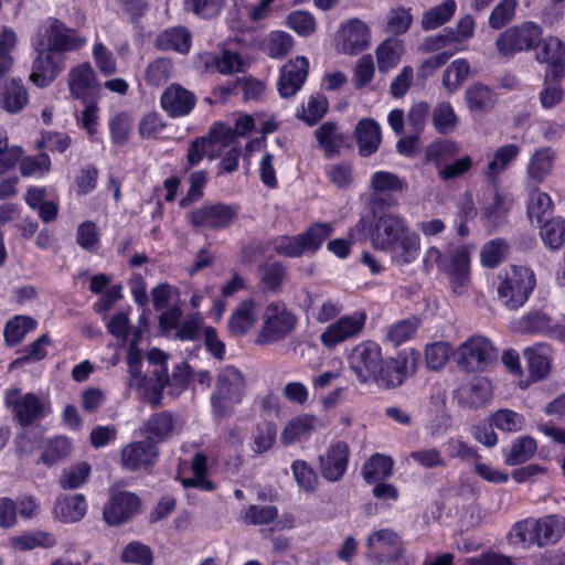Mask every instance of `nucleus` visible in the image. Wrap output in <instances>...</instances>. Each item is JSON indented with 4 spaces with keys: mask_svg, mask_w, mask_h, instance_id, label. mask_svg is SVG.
Masks as SVG:
<instances>
[{
    "mask_svg": "<svg viewBox=\"0 0 565 565\" xmlns=\"http://www.w3.org/2000/svg\"><path fill=\"white\" fill-rule=\"evenodd\" d=\"M565 534V516L548 514L539 519H525L515 523L511 537L518 543L544 547L556 544Z\"/></svg>",
    "mask_w": 565,
    "mask_h": 565,
    "instance_id": "obj_1",
    "label": "nucleus"
},
{
    "mask_svg": "<svg viewBox=\"0 0 565 565\" xmlns=\"http://www.w3.org/2000/svg\"><path fill=\"white\" fill-rule=\"evenodd\" d=\"M35 52H49L64 56L66 52L79 50L85 40L57 18L50 17L31 39Z\"/></svg>",
    "mask_w": 565,
    "mask_h": 565,
    "instance_id": "obj_2",
    "label": "nucleus"
},
{
    "mask_svg": "<svg viewBox=\"0 0 565 565\" xmlns=\"http://www.w3.org/2000/svg\"><path fill=\"white\" fill-rule=\"evenodd\" d=\"M246 382L243 373L234 365L224 366L217 374L211 405L216 417L231 414L233 407L242 403Z\"/></svg>",
    "mask_w": 565,
    "mask_h": 565,
    "instance_id": "obj_3",
    "label": "nucleus"
},
{
    "mask_svg": "<svg viewBox=\"0 0 565 565\" xmlns=\"http://www.w3.org/2000/svg\"><path fill=\"white\" fill-rule=\"evenodd\" d=\"M418 361V351L401 350L395 356L383 359L373 383L383 390H395L415 374Z\"/></svg>",
    "mask_w": 565,
    "mask_h": 565,
    "instance_id": "obj_4",
    "label": "nucleus"
},
{
    "mask_svg": "<svg viewBox=\"0 0 565 565\" xmlns=\"http://www.w3.org/2000/svg\"><path fill=\"white\" fill-rule=\"evenodd\" d=\"M543 29L533 21L512 25L495 39V49L500 55L511 57L516 53L535 50L541 43Z\"/></svg>",
    "mask_w": 565,
    "mask_h": 565,
    "instance_id": "obj_5",
    "label": "nucleus"
},
{
    "mask_svg": "<svg viewBox=\"0 0 565 565\" xmlns=\"http://www.w3.org/2000/svg\"><path fill=\"white\" fill-rule=\"evenodd\" d=\"M498 286V298L511 310L521 307L534 288V276L525 267L511 266Z\"/></svg>",
    "mask_w": 565,
    "mask_h": 565,
    "instance_id": "obj_6",
    "label": "nucleus"
},
{
    "mask_svg": "<svg viewBox=\"0 0 565 565\" xmlns=\"http://www.w3.org/2000/svg\"><path fill=\"white\" fill-rule=\"evenodd\" d=\"M20 388L7 391L4 403L12 408L14 418L22 427L31 426L52 413L51 404L44 403L34 393H26L20 398Z\"/></svg>",
    "mask_w": 565,
    "mask_h": 565,
    "instance_id": "obj_7",
    "label": "nucleus"
},
{
    "mask_svg": "<svg viewBox=\"0 0 565 565\" xmlns=\"http://www.w3.org/2000/svg\"><path fill=\"white\" fill-rule=\"evenodd\" d=\"M382 348L374 341L366 340L355 345L349 356V365L359 382L373 383L383 361Z\"/></svg>",
    "mask_w": 565,
    "mask_h": 565,
    "instance_id": "obj_8",
    "label": "nucleus"
},
{
    "mask_svg": "<svg viewBox=\"0 0 565 565\" xmlns=\"http://www.w3.org/2000/svg\"><path fill=\"white\" fill-rule=\"evenodd\" d=\"M142 507L141 499L134 492L118 490L109 495L103 508V519L109 526H120L137 516Z\"/></svg>",
    "mask_w": 565,
    "mask_h": 565,
    "instance_id": "obj_9",
    "label": "nucleus"
},
{
    "mask_svg": "<svg viewBox=\"0 0 565 565\" xmlns=\"http://www.w3.org/2000/svg\"><path fill=\"white\" fill-rule=\"evenodd\" d=\"M159 448L151 440H137L120 450L121 468L128 472H150L159 459Z\"/></svg>",
    "mask_w": 565,
    "mask_h": 565,
    "instance_id": "obj_10",
    "label": "nucleus"
},
{
    "mask_svg": "<svg viewBox=\"0 0 565 565\" xmlns=\"http://www.w3.org/2000/svg\"><path fill=\"white\" fill-rule=\"evenodd\" d=\"M408 228L404 218L388 213L376 218L370 230V239L374 248L381 250H395L398 238Z\"/></svg>",
    "mask_w": 565,
    "mask_h": 565,
    "instance_id": "obj_11",
    "label": "nucleus"
},
{
    "mask_svg": "<svg viewBox=\"0 0 565 565\" xmlns=\"http://www.w3.org/2000/svg\"><path fill=\"white\" fill-rule=\"evenodd\" d=\"M460 364L470 372L483 371L498 358V351L483 337H472L459 348Z\"/></svg>",
    "mask_w": 565,
    "mask_h": 565,
    "instance_id": "obj_12",
    "label": "nucleus"
},
{
    "mask_svg": "<svg viewBox=\"0 0 565 565\" xmlns=\"http://www.w3.org/2000/svg\"><path fill=\"white\" fill-rule=\"evenodd\" d=\"M237 214L238 206L225 203L204 204L191 212L190 222L194 227L223 230L232 225Z\"/></svg>",
    "mask_w": 565,
    "mask_h": 565,
    "instance_id": "obj_13",
    "label": "nucleus"
},
{
    "mask_svg": "<svg viewBox=\"0 0 565 565\" xmlns=\"http://www.w3.org/2000/svg\"><path fill=\"white\" fill-rule=\"evenodd\" d=\"M331 233L330 223H316L305 233L285 238V256L299 257L306 253H316Z\"/></svg>",
    "mask_w": 565,
    "mask_h": 565,
    "instance_id": "obj_14",
    "label": "nucleus"
},
{
    "mask_svg": "<svg viewBox=\"0 0 565 565\" xmlns=\"http://www.w3.org/2000/svg\"><path fill=\"white\" fill-rule=\"evenodd\" d=\"M370 555L379 563H390L403 556L404 548L401 537L390 529L371 533L366 539Z\"/></svg>",
    "mask_w": 565,
    "mask_h": 565,
    "instance_id": "obj_15",
    "label": "nucleus"
},
{
    "mask_svg": "<svg viewBox=\"0 0 565 565\" xmlns=\"http://www.w3.org/2000/svg\"><path fill=\"white\" fill-rule=\"evenodd\" d=\"M366 316L364 312H354L344 316L329 324L321 333L320 341L326 348H334L349 339L358 337L364 328Z\"/></svg>",
    "mask_w": 565,
    "mask_h": 565,
    "instance_id": "obj_16",
    "label": "nucleus"
},
{
    "mask_svg": "<svg viewBox=\"0 0 565 565\" xmlns=\"http://www.w3.org/2000/svg\"><path fill=\"white\" fill-rule=\"evenodd\" d=\"M196 103V95L179 83L170 84L160 97V107L171 118L190 115L195 108Z\"/></svg>",
    "mask_w": 565,
    "mask_h": 565,
    "instance_id": "obj_17",
    "label": "nucleus"
},
{
    "mask_svg": "<svg viewBox=\"0 0 565 565\" xmlns=\"http://www.w3.org/2000/svg\"><path fill=\"white\" fill-rule=\"evenodd\" d=\"M71 95L81 102L99 99L100 87L89 63L73 67L68 75Z\"/></svg>",
    "mask_w": 565,
    "mask_h": 565,
    "instance_id": "obj_18",
    "label": "nucleus"
},
{
    "mask_svg": "<svg viewBox=\"0 0 565 565\" xmlns=\"http://www.w3.org/2000/svg\"><path fill=\"white\" fill-rule=\"evenodd\" d=\"M350 448L345 441L332 444L327 452L319 457V468L321 476L330 481H340L349 463Z\"/></svg>",
    "mask_w": 565,
    "mask_h": 565,
    "instance_id": "obj_19",
    "label": "nucleus"
},
{
    "mask_svg": "<svg viewBox=\"0 0 565 565\" xmlns=\"http://www.w3.org/2000/svg\"><path fill=\"white\" fill-rule=\"evenodd\" d=\"M406 188V182L398 175L388 171L375 172L371 178V204L373 209L393 206L396 201L391 198H384L383 194L392 192H402Z\"/></svg>",
    "mask_w": 565,
    "mask_h": 565,
    "instance_id": "obj_20",
    "label": "nucleus"
},
{
    "mask_svg": "<svg viewBox=\"0 0 565 565\" xmlns=\"http://www.w3.org/2000/svg\"><path fill=\"white\" fill-rule=\"evenodd\" d=\"M32 64L30 79L39 87L49 86L60 74L64 56H57L49 52H36Z\"/></svg>",
    "mask_w": 565,
    "mask_h": 565,
    "instance_id": "obj_21",
    "label": "nucleus"
},
{
    "mask_svg": "<svg viewBox=\"0 0 565 565\" xmlns=\"http://www.w3.org/2000/svg\"><path fill=\"white\" fill-rule=\"evenodd\" d=\"M170 384L169 373L164 369L160 372H152V376L146 374V381L136 380L129 385L135 387L142 399L148 402L152 409L162 405L163 391Z\"/></svg>",
    "mask_w": 565,
    "mask_h": 565,
    "instance_id": "obj_22",
    "label": "nucleus"
},
{
    "mask_svg": "<svg viewBox=\"0 0 565 565\" xmlns=\"http://www.w3.org/2000/svg\"><path fill=\"white\" fill-rule=\"evenodd\" d=\"M469 252L466 246L457 247L449 263V266L445 269L449 277L452 292L456 295H462L469 284Z\"/></svg>",
    "mask_w": 565,
    "mask_h": 565,
    "instance_id": "obj_23",
    "label": "nucleus"
},
{
    "mask_svg": "<svg viewBox=\"0 0 565 565\" xmlns=\"http://www.w3.org/2000/svg\"><path fill=\"white\" fill-rule=\"evenodd\" d=\"M341 31V50L343 53L355 55L369 46L370 30L363 21L351 19L342 25Z\"/></svg>",
    "mask_w": 565,
    "mask_h": 565,
    "instance_id": "obj_24",
    "label": "nucleus"
},
{
    "mask_svg": "<svg viewBox=\"0 0 565 565\" xmlns=\"http://www.w3.org/2000/svg\"><path fill=\"white\" fill-rule=\"evenodd\" d=\"M256 301L253 298L242 300L231 313L227 329L233 337H245L257 322Z\"/></svg>",
    "mask_w": 565,
    "mask_h": 565,
    "instance_id": "obj_25",
    "label": "nucleus"
},
{
    "mask_svg": "<svg viewBox=\"0 0 565 565\" xmlns=\"http://www.w3.org/2000/svg\"><path fill=\"white\" fill-rule=\"evenodd\" d=\"M174 430V416L170 411L153 413L143 424V434L147 440L156 446L168 440Z\"/></svg>",
    "mask_w": 565,
    "mask_h": 565,
    "instance_id": "obj_26",
    "label": "nucleus"
},
{
    "mask_svg": "<svg viewBox=\"0 0 565 565\" xmlns=\"http://www.w3.org/2000/svg\"><path fill=\"white\" fill-rule=\"evenodd\" d=\"M87 501L84 494L75 493L56 499L54 512L63 523H76L87 513Z\"/></svg>",
    "mask_w": 565,
    "mask_h": 565,
    "instance_id": "obj_27",
    "label": "nucleus"
},
{
    "mask_svg": "<svg viewBox=\"0 0 565 565\" xmlns=\"http://www.w3.org/2000/svg\"><path fill=\"white\" fill-rule=\"evenodd\" d=\"M282 337V311L279 309L277 302H271L267 306L264 322L255 343L258 345L270 344Z\"/></svg>",
    "mask_w": 565,
    "mask_h": 565,
    "instance_id": "obj_28",
    "label": "nucleus"
},
{
    "mask_svg": "<svg viewBox=\"0 0 565 565\" xmlns=\"http://www.w3.org/2000/svg\"><path fill=\"white\" fill-rule=\"evenodd\" d=\"M2 108L9 114H19L29 103V93L20 78H11L0 90Z\"/></svg>",
    "mask_w": 565,
    "mask_h": 565,
    "instance_id": "obj_29",
    "label": "nucleus"
},
{
    "mask_svg": "<svg viewBox=\"0 0 565 565\" xmlns=\"http://www.w3.org/2000/svg\"><path fill=\"white\" fill-rule=\"evenodd\" d=\"M192 45L191 33L185 26L166 29L156 39V47L160 51H175L185 54Z\"/></svg>",
    "mask_w": 565,
    "mask_h": 565,
    "instance_id": "obj_30",
    "label": "nucleus"
},
{
    "mask_svg": "<svg viewBox=\"0 0 565 565\" xmlns=\"http://www.w3.org/2000/svg\"><path fill=\"white\" fill-rule=\"evenodd\" d=\"M359 153L369 157L374 153L381 143V129L379 124L370 118L361 119L355 127Z\"/></svg>",
    "mask_w": 565,
    "mask_h": 565,
    "instance_id": "obj_31",
    "label": "nucleus"
},
{
    "mask_svg": "<svg viewBox=\"0 0 565 565\" xmlns=\"http://www.w3.org/2000/svg\"><path fill=\"white\" fill-rule=\"evenodd\" d=\"M38 327V321L25 315H15L10 318L3 328L4 343L9 348L20 344L25 335L34 331Z\"/></svg>",
    "mask_w": 565,
    "mask_h": 565,
    "instance_id": "obj_32",
    "label": "nucleus"
},
{
    "mask_svg": "<svg viewBox=\"0 0 565 565\" xmlns=\"http://www.w3.org/2000/svg\"><path fill=\"white\" fill-rule=\"evenodd\" d=\"M73 451L72 440L66 436H54L45 441L40 462L52 467L66 460Z\"/></svg>",
    "mask_w": 565,
    "mask_h": 565,
    "instance_id": "obj_33",
    "label": "nucleus"
},
{
    "mask_svg": "<svg viewBox=\"0 0 565 565\" xmlns=\"http://www.w3.org/2000/svg\"><path fill=\"white\" fill-rule=\"evenodd\" d=\"M523 355L527 361L529 373L533 381H540L548 374L551 369L550 350L546 345L540 343L526 348Z\"/></svg>",
    "mask_w": 565,
    "mask_h": 565,
    "instance_id": "obj_34",
    "label": "nucleus"
},
{
    "mask_svg": "<svg viewBox=\"0 0 565 565\" xmlns=\"http://www.w3.org/2000/svg\"><path fill=\"white\" fill-rule=\"evenodd\" d=\"M315 136L328 159L338 154L344 142V136L339 132L337 124L332 121H327L317 128Z\"/></svg>",
    "mask_w": 565,
    "mask_h": 565,
    "instance_id": "obj_35",
    "label": "nucleus"
},
{
    "mask_svg": "<svg viewBox=\"0 0 565 565\" xmlns=\"http://www.w3.org/2000/svg\"><path fill=\"white\" fill-rule=\"evenodd\" d=\"M309 63L306 57L298 56L285 65V97L295 95L308 76Z\"/></svg>",
    "mask_w": 565,
    "mask_h": 565,
    "instance_id": "obj_36",
    "label": "nucleus"
},
{
    "mask_svg": "<svg viewBox=\"0 0 565 565\" xmlns=\"http://www.w3.org/2000/svg\"><path fill=\"white\" fill-rule=\"evenodd\" d=\"M55 545V536L50 532L41 530L23 532L11 539V546L21 552L31 551L36 547L51 548Z\"/></svg>",
    "mask_w": 565,
    "mask_h": 565,
    "instance_id": "obj_37",
    "label": "nucleus"
},
{
    "mask_svg": "<svg viewBox=\"0 0 565 565\" xmlns=\"http://www.w3.org/2000/svg\"><path fill=\"white\" fill-rule=\"evenodd\" d=\"M393 460L384 455H372L362 467V476L365 482L377 483L392 475Z\"/></svg>",
    "mask_w": 565,
    "mask_h": 565,
    "instance_id": "obj_38",
    "label": "nucleus"
},
{
    "mask_svg": "<svg viewBox=\"0 0 565 565\" xmlns=\"http://www.w3.org/2000/svg\"><path fill=\"white\" fill-rule=\"evenodd\" d=\"M404 52L402 41L397 39H387L383 41L376 49V63L381 73L394 68Z\"/></svg>",
    "mask_w": 565,
    "mask_h": 565,
    "instance_id": "obj_39",
    "label": "nucleus"
},
{
    "mask_svg": "<svg viewBox=\"0 0 565 565\" xmlns=\"http://www.w3.org/2000/svg\"><path fill=\"white\" fill-rule=\"evenodd\" d=\"M466 102L470 111L486 113L495 105V95L491 89L480 83L471 85L465 93Z\"/></svg>",
    "mask_w": 565,
    "mask_h": 565,
    "instance_id": "obj_40",
    "label": "nucleus"
},
{
    "mask_svg": "<svg viewBox=\"0 0 565 565\" xmlns=\"http://www.w3.org/2000/svg\"><path fill=\"white\" fill-rule=\"evenodd\" d=\"M173 71V63L168 57H157L151 61L145 71V81L148 86L160 87L168 83Z\"/></svg>",
    "mask_w": 565,
    "mask_h": 565,
    "instance_id": "obj_41",
    "label": "nucleus"
},
{
    "mask_svg": "<svg viewBox=\"0 0 565 565\" xmlns=\"http://www.w3.org/2000/svg\"><path fill=\"white\" fill-rule=\"evenodd\" d=\"M109 136L111 143L116 147H125L131 135L132 118L127 111H119L109 119Z\"/></svg>",
    "mask_w": 565,
    "mask_h": 565,
    "instance_id": "obj_42",
    "label": "nucleus"
},
{
    "mask_svg": "<svg viewBox=\"0 0 565 565\" xmlns=\"http://www.w3.org/2000/svg\"><path fill=\"white\" fill-rule=\"evenodd\" d=\"M90 471V465L86 461L72 465L62 471L58 486L63 490H76L88 481Z\"/></svg>",
    "mask_w": 565,
    "mask_h": 565,
    "instance_id": "obj_43",
    "label": "nucleus"
},
{
    "mask_svg": "<svg viewBox=\"0 0 565 565\" xmlns=\"http://www.w3.org/2000/svg\"><path fill=\"white\" fill-rule=\"evenodd\" d=\"M226 0H182V9L199 19L211 20L221 14Z\"/></svg>",
    "mask_w": 565,
    "mask_h": 565,
    "instance_id": "obj_44",
    "label": "nucleus"
},
{
    "mask_svg": "<svg viewBox=\"0 0 565 565\" xmlns=\"http://www.w3.org/2000/svg\"><path fill=\"white\" fill-rule=\"evenodd\" d=\"M553 213V202L550 195L540 190H533L530 195L527 204V215L533 223L536 221L537 225L548 220Z\"/></svg>",
    "mask_w": 565,
    "mask_h": 565,
    "instance_id": "obj_45",
    "label": "nucleus"
},
{
    "mask_svg": "<svg viewBox=\"0 0 565 565\" xmlns=\"http://www.w3.org/2000/svg\"><path fill=\"white\" fill-rule=\"evenodd\" d=\"M520 153V148L518 145L510 143L502 146L495 150L492 159L488 162L486 169V177L488 179L494 178L504 171L508 166L515 160L518 154Z\"/></svg>",
    "mask_w": 565,
    "mask_h": 565,
    "instance_id": "obj_46",
    "label": "nucleus"
},
{
    "mask_svg": "<svg viewBox=\"0 0 565 565\" xmlns=\"http://www.w3.org/2000/svg\"><path fill=\"white\" fill-rule=\"evenodd\" d=\"M470 65L467 60L452 61L444 72L443 86L448 93L456 92L468 78Z\"/></svg>",
    "mask_w": 565,
    "mask_h": 565,
    "instance_id": "obj_47",
    "label": "nucleus"
},
{
    "mask_svg": "<svg viewBox=\"0 0 565 565\" xmlns=\"http://www.w3.org/2000/svg\"><path fill=\"white\" fill-rule=\"evenodd\" d=\"M554 157L555 152L548 147L535 151L527 168L530 178L536 182H542L552 170Z\"/></svg>",
    "mask_w": 565,
    "mask_h": 565,
    "instance_id": "obj_48",
    "label": "nucleus"
},
{
    "mask_svg": "<svg viewBox=\"0 0 565 565\" xmlns=\"http://www.w3.org/2000/svg\"><path fill=\"white\" fill-rule=\"evenodd\" d=\"M456 11L455 0H445L441 4L426 11L422 19L424 30L436 29L448 22Z\"/></svg>",
    "mask_w": 565,
    "mask_h": 565,
    "instance_id": "obj_49",
    "label": "nucleus"
},
{
    "mask_svg": "<svg viewBox=\"0 0 565 565\" xmlns=\"http://www.w3.org/2000/svg\"><path fill=\"white\" fill-rule=\"evenodd\" d=\"M540 235L547 247L558 249L565 242V220H546L541 224Z\"/></svg>",
    "mask_w": 565,
    "mask_h": 565,
    "instance_id": "obj_50",
    "label": "nucleus"
},
{
    "mask_svg": "<svg viewBox=\"0 0 565 565\" xmlns=\"http://www.w3.org/2000/svg\"><path fill=\"white\" fill-rule=\"evenodd\" d=\"M213 65L222 75L243 73L247 66L238 52L228 49H223L221 55L213 58Z\"/></svg>",
    "mask_w": 565,
    "mask_h": 565,
    "instance_id": "obj_51",
    "label": "nucleus"
},
{
    "mask_svg": "<svg viewBox=\"0 0 565 565\" xmlns=\"http://www.w3.org/2000/svg\"><path fill=\"white\" fill-rule=\"evenodd\" d=\"M518 0H501L490 12L488 24L492 30H501L515 18Z\"/></svg>",
    "mask_w": 565,
    "mask_h": 565,
    "instance_id": "obj_52",
    "label": "nucleus"
},
{
    "mask_svg": "<svg viewBox=\"0 0 565 565\" xmlns=\"http://www.w3.org/2000/svg\"><path fill=\"white\" fill-rule=\"evenodd\" d=\"M120 559L124 563L153 565L154 556L150 546L140 541H131L122 548Z\"/></svg>",
    "mask_w": 565,
    "mask_h": 565,
    "instance_id": "obj_53",
    "label": "nucleus"
},
{
    "mask_svg": "<svg viewBox=\"0 0 565 565\" xmlns=\"http://www.w3.org/2000/svg\"><path fill=\"white\" fill-rule=\"evenodd\" d=\"M316 416L309 414L292 418L285 426V443H290L301 437H308L316 430Z\"/></svg>",
    "mask_w": 565,
    "mask_h": 565,
    "instance_id": "obj_54",
    "label": "nucleus"
},
{
    "mask_svg": "<svg viewBox=\"0 0 565 565\" xmlns=\"http://www.w3.org/2000/svg\"><path fill=\"white\" fill-rule=\"evenodd\" d=\"M535 60L539 63H551L559 58H565V45L556 36H547L543 39L541 36V43L535 49Z\"/></svg>",
    "mask_w": 565,
    "mask_h": 565,
    "instance_id": "obj_55",
    "label": "nucleus"
},
{
    "mask_svg": "<svg viewBox=\"0 0 565 565\" xmlns=\"http://www.w3.org/2000/svg\"><path fill=\"white\" fill-rule=\"evenodd\" d=\"M51 159L46 152H39L35 156H26L20 161V173L28 178L32 175L43 177L51 171Z\"/></svg>",
    "mask_w": 565,
    "mask_h": 565,
    "instance_id": "obj_56",
    "label": "nucleus"
},
{
    "mask_svg": "<svg viewBox=\"0 0 565 565\" xmlns=\"http://www.w3.org/2000/svg\"><path fill=\"white\" fill-rule=\"evenodd\" d=\"M17 44L13 30L4 29L0 34V82L10 72L13 65L12 51Z\"/></svg>",
    "mask_w": 565,
    "mask_h": 565,
    "instance_id": "obj_57",
    "label": "nucleus"
},
{
    "mask_svg": "<svg viewBox=\"0 0 565 565\" xmlns=\"http://www.w3.org/2000/svg\"><path fill=\"white\" fill-rule=\"evenodd\" d=\"M278 515L274 505L250 504L245 509L241 519L247 525H265L271 523Z\"/></svg>",
    "mask_w": 565,
    "mask_h": 565,
    "instance_id": "obj_58",
    "label": "nucleus"
},
{
    "mask_svg": "<svg viewBox=\"0 0 565 565\" xmlns=\"http://www.w3.org/2000/svg\"><path fill=\"white\" fill-rule=\"evenodd\" d=\"M509 246L502 238H495L483 245L480 252L481 264L493 268L498 266L507 256Z\"/></svg>",
    "mask_w": 565,
    "mask_h": 565,
    "instance_id": "obj_59",
    "label": "nucleus"
},
{
    "mask_svg": "<svg viewBox=\"0 0 565 565\" xmlns=\"http://www.w3.org/2000/svg\"><path fill=\"white\" fill-rule=\"evenodd\" d=\"M418 324L419 320L415 317L401 320L388 329L385 339L393 345L397 347L415 334Z\"/></svg>",
    "mask_w": 565,
    "mask_h": 565,
    "instance_id": "obj_60",
    "label": "nucleus"
},
{
    "mask_svg": "<svg viewBox=\"0 0 565 565\" xmlns=\"http://www.w3.org/2000/svg\"><path fill=\"white\" fill-rule=\"evenodd\" d=\"M457 116L447 102L436 105L433 111V124L439 134H448L452 131L457 125Z\"/></svg>",
    "mask_w": 565,
    "mask_h": 565,
    "instance_id": "obj_61",
    "label": "nucleus"
},
{
    "mask_svg": "<svg viewBox=\"0 0 565 565\" xmlns=\"http://www.w3.org/2000/svg\"><path fill=\"white\" fill-rule=\"evenodd\" d=\"M536 450V441L529 436L519 438L511 447L505 462L510 466H518L530 459Z\"/></svg>",
    "mask_w": 565,
    "mask_h": 565,
    "instance_id": "obj_62",
    "label": "nucleus"
},
{
    "mask_svg": "<svg viewBox=\"0 0 565 565\" xmlns=\"http://www.w3.org/2000/svg\"><path fill=\"white\" fill-rule=\"evenodd\" d=\"M397 254L395 259L398 263L408 264L412 263L418 255L419 252V238L414 233H411L407 228L404 235L398 238L396 244Z\"/></svg>",
    "mask_w": 565,
    "mask_h": 565,
    "instance_id": "obj_63",
    "label": "nucleus"
},
{
    "mask_svg": "<svg viewBox=\"0 0 565 565\" xmlns=\"http://www.w3.org/2000/svg\"><path fill=\"white\" fill-rule=\"evenodd\" d=\"M491 426L503 431L515 433L522 429L524 418L511 409H499L490 417Z\"/></svg>",
    "mask_w": 565,
    "mask_h": 565,
    "instance_id": "obj_64",
    "label": "nucleus"
}]
</instances>
